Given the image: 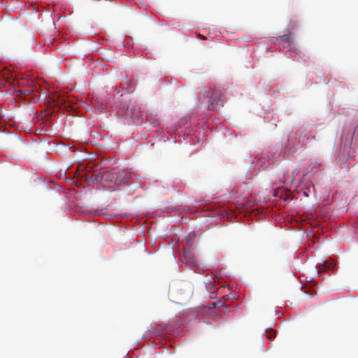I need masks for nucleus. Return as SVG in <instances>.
Masks as SVG:
<instances>
[{
  "label": "nucleus",
  "mask_w": 358,
  "mask_h": 358,
  "mask_svg": "<svg viewBox=\"0 0 358 358\" xmlns=\"http://www.w3.org/2000/svg\"><path fill=\"white\" fill-rule=\"evenodd\" d=\"M122 109L126 110V114H125L126 116H128V117H132L133 116L132 108H130L129 105H126V103L125 104H122Z\"/></svg>",
  "instance_id": "7ed1b4c3"
},
{
  "label": "nucleus",
  "mask_w": 358,
  "mask_h": 358,
  "mask_svg": "<svg viewBox=\"0 0 358 358\" xmlns=\"http://www.w3.org/2000/svg\"><path fill=\"white\" fill-rule=\"evenodd\" d=\"M280 38H282V40L283 41L288 42L289 36L288 35L285 34V35L281 36Z\"/></svg>",
  "instance_id": "39448f33"
},
{
  "label": "nucleus",
  "mask_w": 358,
  "mask_h": 358,
  "mask_svg": "<svg viewBox=\"0 0 358 358\" xmlns=\"http://www.w3.org/2000/svg\"><path fill=\"white\" fill-rule=\"evenodd\" d=\"M209 101L213 106H222L223 101L221 100L220 95L218 94L215 90H213L210 96H209Z\"/></svg>",
  "instance_id": "f03ea898"
},
{
  "label": "nucleus",
  "mask_w": 358,
  "mask_h": 358,
  "mask_svg": "<svg viewBox=\"0 0 358 358\" xmlns=\"http://www.w3.org/2000/svg\"><path fill=\"white\" fill-rule=\"evenodd\" d=\"M203 94L205 95V93H206V89L205 87L203 88Z\"/></svg>",
  "instance_id": "6e6552de"
},
{
  "label": "nucleus",
  "mask_w": 358,
  "mask_h": 358,
  "mask_svg": "<svg viewBox=\"0 0 358 358\" xmlns=\"http://www.w3.org/2000/svg\"><path fill=\"white\" fill-rule=\"evenodd\" d=\"M101 180L102 182H110V183H117V176L115 172L110 170H105L101 173Z\"/></svg>",
  "instance_id": "f257e3e1"
},
{
  "label": "nucleus",
  "mask_w": 358,
  "mask_h": 358,
  "mask_svg": "<svg viewBox=\"0 0 358 358\" xmlns=\"http://www.w3.org/2000/svg\"><path fill=\"white\" fill-rule=\"evenodd\" d=\"M124 81H125V83H126V84L127 85L128 87H131V80H128L127 76L125 77Z\"/></svg>",
  "instance_id": "423d86ee"
},
{
  "label": "nucleus",
  "mask_w": 358,
  "mask_h": 358,
  "mask_svg": "<svg viewBox=\"0 0 358 358\" xmlns=\"http://www.w3.org/2000/svg\"><path fill=\"white\" fill-rule=\"evenodd\" d=\"M331 267V265L327 262L324 263L322 265H321V270L326 271L327 270H329Z\"/></svg>",
  "instance_id": "20e7f679"
},
{
  "label": "nucleus",
  "mask_w": 358,
  "mask_h": 358,
  "mask_svg": "<svg viewBox=\"0 0 358 358\" xmlns=\"http://www.w3.org/2000/svg\"><path fill=\"white\" fill-rule=\"evenodd\" d=\"M304 134V131H301V134L299 136V141H301V139L302 138H306V136L305 134Z\"/></svg>",
  "instance_id": "0eeeda50"
},
{
  "label": "nucleus",
  "mask_w": 358,
  "mask_h": 358,
  "mask_svg": "<svg viewBox=\"0 0 358 358\" xmlns=\"http://www.w3.org/2000/svg\"><path fill=\"white\" fill-rule=\"evenodd\" d=\"M213 307H215V303H213Z\"/></svg>",
  "instance_id": "1a4fd4ad"
}]
</instances>
